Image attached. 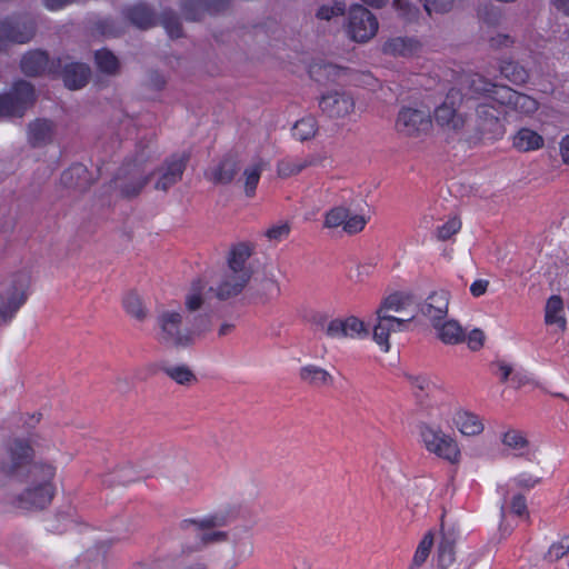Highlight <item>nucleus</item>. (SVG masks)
Returning a JSON list of instances; mask_svg holds the SVG:
<instances>
[{
  "mask_svg": "<svg viewBox=\"0 0 569 569\" xmlns=\"http://www.w3.org/2000/svg\"><path fill=\"white\" fill-rule=\"evenodd\" d=\"M54 475L56 468L49 463L30 467L26 478L20 480L26 488L10 498V506L21 511H38L48 507L54 496Z\"/></svg>",
  "mask_w": 569,
  "mask_h": 569,
  "instance_id": "1",
  "label": "nucleus"
},
{
  "mask_svg": "<svg viewBox=\"0 0 569 569\" xmlns=\"http://www.w3.org/2000/svg\"><path fill=\"white\" fill-rule=\"evenodd\" d=\"M249 281V273L237 274L228 270L223 271L216 287H207L201 279L193 280L186 296L184 307L190 312L209 308L212 296L220 301L231 299L240 295Z\"/></svg>",
  "mask_w": 569,
  "mask_h": 569,
  "instance_id": "2",
  "label": "nucleus"
},
{
  "mask_svg": "<svg viewBox=\"0 0 569 569\" xmlns=\"http://www.w3.org/2000/svg\"><path fill=\"white\" fill-rule=\"evenodd\" d=\"M224 525L221 516H207L201 519H183L179 527L181 530H191L197 538L193 545H187L186 551H201L204 547L228 540V532L214 530Z\"/></svg>",
  "mask_w": 569,
  "mask_h": 569,
  "instance_id": "3",
  "label": "nucleus"
},
{
  "mask_svg": "<svg viewBox=\"0 0 569 569\" xmlns=\"http://www.w3.org/2000/svg\"><path fill=\"white\" fill-rule=\"evenodd\" d=\"M158 341L167 347L187 348L192 345V333L182 325V315L163 310L157 317Z\"/></svg>",
  "mask_w": 569,
  "mask_h": 569,
  "instance_id": "4",
  "label": "nucleus"
},
{
  "mask_svg": "<svg viewBox=\"0 0 569 569\" xmlns=\"http://www.w3.org/2000/svg\"><path fill=\"white\" fill-rule=\"evenodd\" d=\"M419 435L429 452L452 463L459 460L460 449L457 441L440 428L421 422L419 425Z\"/></svg>",
  "mask_w": 569,
  "mask_h": 569,
  "instance_id": "5",
  "label": "nucleus"
},
{
  "mask_svg": "<svg viewBox=\"0 0 569 569\" xmlns=\"http://www.w3.org/2000/svg\"><path fill=\"white\" fill-rule=\"evenodd\" d=\"M33 449L22 439H13L7 446V458L0 462V470L12 478L22 480L33 462Z\"/></svg>",
  "mask_w": 569,
  "mask_h": 569,
  "instance_id": "6",
  "label": "nucleus"
},
{
  "mask_svg": "<svg viewBox=\"0 0 569 569\" xmlns=\"http://www.w3.org/2000/svg\"><path fill=\"white\" fill-rule=\"evenodd\" d=\"M34 101V89L31 83L19 80L14 82L9 93L0 94V116L22 117Z\"/></svg>",
  "mask_w": 569,
  "mask_h": 569,
  "instance_id": "7",
  "label": "nucleus"
},
{
  "mask_svg": "<svg viewBox=\"0 0 569 569\" xmlns=\"http://www.w3.org/2000/svg\"><path fill=\"white\" fill-rule=\"evenodd\" d=\"M29 279L26 274L16 276L12 284L0 293V323L9 322L27 300Z\"/></svg>",
  "mask_w": 569,
  "mask_h": 569,
  "instance_id": "8",
  "label": "nucleus"
},
{
  "mask_svg": "<svg viewBox=\"0 0 569 569\" xmlns=\"http://www.w3.org/2000/svg\"><path fill=\"white\" fill-rule=\"evenodd\" d=\"M378 31L376 17L363 6L355 4L349 9L347 32L357 42H367Z\"/></svg>",
  "mask_w": 569,
  "mask_h": 569,
  "instance_id": "9",
  "label": "nucleus"
},
{
  "mask_svg": "<svg viewBox=\"0 0 569 569\" xmlns=\"http://www.w3.org/2000/svg\"><path fill=\"white\" fill-rule=\"evenodd\" d=\"M432 126L428 110L402 107L396 119V130L406 137H418L427 133Z\"/></svg>",
  "mask_w": 569,
  "mask_h": 569,
  "instance_id": "10",
  "label": "nucleus"
},
{
  "mask_svg": "<svg viewBox=\"0 0 569 569\" xmlns=\"http://www.w3.org/2000/svg\"><path fill=\"white\" fill-rule=\"evenodd\" d=\"M51 71L52 74L61 76L64 86L71 90L84 87L91 73L87 64L71 61L68 56L52 60Z\"/></svg>",
  "mask_w": 569,
  "mask_h": 569,
  "instance_id": "11",
  "label": "nucleus"
},
{
  "mask_svg": "<svg viewBox=\"0 0 569 569\" xmlns=\"http://www.w3.org/2000/svg\"><path fill=\"white\" fill-rule=\"evenodd\" d=\"M190 156L187 152L173 153L168 157L163 163L154 171L157 180L154 189L168 191L172 186L182 179Z\"/></svg>",
  "mask_w": 569,
  "mask_h": 569,
  "instance_id": "12",
  "label": "nucleus"
},
{
  "mask_svg": "<svg viewBox=\"0 0 569 569\" xmlns=\"http://www.w3.org/2000/svg\"><path fill=\"white\" fill-rule=\"evenodd\" d=\"M34 30V22L28 17L0 21V50L4 49L9 42H28L33 37Z\"/></svg>",
  "mask_w": 569,
  "mask_h": 569,
  "instance_id": "13",
  "label": "nucleus"
},
{
  "mask_svg": "<svg viewBox=\"0 0 569 569\" xmlns=\"http://www.w3.org/2000/svg\"><path fill=\"white\" fill-rule=\"evenodd\" d=\"M461 94L458 90H449L446 100L435 110V120L438 126L447 131L460 132L467 122L466 117L458 112L455 101L460 100Z\"/></svg>",
  "mask_w": 569,
  "mask_h": 569,
  "instance_id": "14",
  "label": "nucleus"
},
{
  "mask_svg": "<svg viewBox=\"0 0 569 569\" xmlns=\"http://www.w3.org/2000/svg\"><path fill=\"white\" fill-rule=\"evenodd\" d=\"M353 97L343 90H331L319 99V108L323 114L331 119L346 118L355 111Z\"/></svg>",
  "mask_w": 569,
  "mask_h": 569,
  "instance_id": "15",
  "label": "nucleus"
},
{
  "mask_svg": "<svg viewBox=\"0 0 569 569\" xmlns=\"http://www.w3.org/2000/svg\"><path fill=\"white\" fill-rule=\"evenodd\" d=\"M151 173H146L137 163H128L120 168L114 183L126 198H132L140 193L148 183Z\"/></svg>",
  "mask_w": 569,
  "mask_h": 569,
  "instance_id": "16",
  "label": "nucleus"
},
{
  "mask_svg": "<svg viewBox=\"0 0 569 569\" xmlns=\"http://www.w3.org/2000/svg\"><path fill=\"white\" fill-rule=\"evenodd\" d=\"M325 331L331 339H355L367 337L369 333L365 322L353 316L345 319L336 318L330 320L326 326Z\"/></svg>",
  "mask_w": 569,
  "mask_h": 569,
  "instance_id": "17",
  "label": "nucleus"
},
{
  "mask_svg": "<svg viewBox=\"0 0 569 569\" xmlns=\"http://www.w3.org/2000/svg\"><path fill=\"white\" fill-rule=\"evenodd\" d=\"M376 323L373 326L372 338L377 345L380 346L383 352L390 350L389 337L391 332L402 331L407 323L411 321L415 316L407 319L398 318L395 316L376 315Z\"/></svg>",
  "mask_w": 569,
  "mask_h": 569,
  "instance_id": "18",
  "label": "nucleus"
},
{
  "mask_svg": "<svg viewBox=\"0 0 569 569\" xmlns=\"http://www.w3.org/2000/svg\"><path fill=\"white\" fill-rule=\"evenodd\" d=\"M450 293L440 289L432 291L420 305V313L430 321L431 325L447 319L449 309Z\"/></svg>",
  "mask_w": 569,
  "mask_h": 569,
  "instance_id": "19",
  "label": "nucleus"
},
{
  "mask_svg": "<svg viewBox=\"0 0 569 569\" xmlns=\"http://www.w3.org/2000/svg\"><path fill=\"white\" fill-rule=\"evenodd\" d=\"M240 170V161L237 156L228 153L214 166L204 172L207 180L213 184H229Z\"/></svg>",
  "mask_w": 569,
  "mask_h": 569,
  "instance_id": "20",
  "label": "nucleus"
},
{
  "mask_svg": "<svg viewBox=\"0 0 569 569\" xmlns=\"http://www.w3.org/2000/svg\"><path fill=\"white\" fill-rule=\"evenodd\" d=\"M229 0H183L182 13L187 20L199 21L206 13L216 14L228 8Z\"/></svg>",
  "mask_w": 569,
  "mask_h": 569,
  "instance_id": "21",
  "label": "nucleus"
},
{
  "mask_svg": "<svg viewBox=\"0 0 569 569\" xmlns=\"http://www.w3.org/2000/svg\"><path fill=\"white\" fill-rule=\"evenodd\" d=\"M250 291L262 303L277 299L280 293V286L272 272L264 271L261 276H257L250 286Z\"/></svg>",
  "mask_w": 569,
  "mask_h": 569,
  "instance_id": "22",
  "label": "nucleus"
},
{
  "mask_svg": "<svg viewBox=\"0 0 569 569\" xmlns=\"http://www.w3.org/2000/svg\"><path fill=\"white\" fill-rule=\"evenodd\" d=\"M56 124L53 121L39 118L28 124V141L32 147H43L53 141Z\"/></svg>",
  "mask_w": 569,
  "mask_h": 569,
  "instance_id": "23",
  "label": "nucleus"
},
{
  "mask_svg": "<svg viewBox=\"0 0 569 569\" xmlns=\"http://www.w3.org/2000/svg\"><path fill=\"white\" fill-rule=\"evenodd\" d=\"M458 533L453 529L443 530L437 547V566L440 569L449 568L456 560V542Z\"/></svg>",
  "mask_w": 569,
  "mask_h": 569,
  "instance_id": "24",
  "label": "nucleus"
},
{
  "mask_svg": "<svg viewBox=\"0 0 569 569\" xmlns=\"http://www.w3.org/2000/svg\"><path fill=\"white\" fill-rule=\"evenodd\" d=\"M500 91L501 99H498L500 103L510 104L516 111L523 114H532L538 110V102L533 98L508 87H501Z\"/></svg>",
  "mask_w": 569,
  "mask_h": 569,
  "instance_id": "25",
  "label": "nucleus"
},
{
  "mask_svg": "<svg viewBox=\"0 0 569 569\" xmlns=\"http://www.w3.org/2000/svg\"><path fill=\"white\" fill-rule=\"evenodd\" d=\"M21 70L24 74L34 77L40 76L44 72L51 71V61L48 58V54L41 50L29 51L21 59Z\"/></svg>",
  "mask_w": 569,
  "mask_h": 569,
  "instance_id": "26",
  "label": "nucleus"
},
{
  "mask_svg": "<svg viewBox=\"0 0 569 569\" xmlns=\"http://www.w3.org/2000/svg\"><path fill=\"white\" fill-rule=\"evenodd\" d=\"M252 254V247L248 243L240 242L234 244L228 256V267L226 270L237 274L249 273L252 277V270L247 264L248 259Z\"/></svg>",
  "mask_w": 569,
  "mask_h": 569,
  "instance_id": "27",
  "label": "nucleus"
},
{
  "mask_svg": "<svg viewBox=\"0 0 569 569\" xmlns=\"http://www.w3.org/2000/svg\"><path fill=\"white\" fill-rule=\"evenodd\" d=\"M476 117L478 121V129L480 132L499 134L501 132V123L499 120V111L487 103L477 106Z\"/></svg>",
  "mask_w": 569,
  "mask_h": 569,
  "instance_id": "28",
  "label": "nucleus"
},
{
  "mask_svg": "<svg viewBox=\"0 0 569 569\" xmlns=\"http://www.w3.org/2000/svg\"><path fill=\"white\" fill-rule=\"evenodd\" d=\"M420 48L419 41L407 37L388 39L382 46V52L392 57H409Z\"/></svg>",
  "mask_w": 569,
  "mask_h": 569,
  "instance_id": "29",
  "label": "nucleus"
},
{
  "mask_svg": "<svg viewBox=\"0 0 569 569\" xmlns=\"http://www.w3.org/2000/svg\"><path fill=\"white\" fill-rule=\"evenodd\" d=\"M61 183L70 189L86 191L90 187L89 172L83 164H73L61 174Z\"/></svg>",
  "mask_w": 569,
  "mask_h": 569,
  "instance_id": "30",
  "label": "nucleus"
},
{
  "mask_svg": "<svg viewBox=\"0 0 569 569\" xmlns=\"http://www.w3.org/2000/svg\"><path fill=\"white\" fill-rule=\"evenodd\" d=\"M437 337L446 345H457L466 339L462 327L456 320H443L432 325Z\"/></svg>",
  "mask_w": 569,
  "mask_h": 569,
  "instance_id": "31",
  "label": "nucleus"
},
{
  "mask_svg": "<svg viewBox=\"0 0 569 569\" xmlns=\"http://www.w3.org/2000/svg\"><path fill=\"white\" fill-rule=\"evenodd\" d=\"M300 379L313 388H323L332 385V376L323 368L308 365L300 369Z\"/></svg>",
  "mask_w": 569,
  "mask_h": 569,
  "instance_id": "32",
  "label": "nucleus"
},
{
  "mask_svg": "<svg viewBox=\"0 0 569 569\" xmlns=\"http://www.w3.org/2000/svg\"><path fill=\"white\" fill-rule=\"evenodd\" d=\"M453 422L465 436H478L483 431V423L480 418L469 411L459 410L453 417Z\"/></svg>",
  "mask_w": 569,
  "mask_h": 569,
  "instance_id": "33",
  "label": "nucleus"
},
{
  "mask_svg": "<svg viewBox=\"0 0 569 569\" xmlns=\"http://www.w3.org/2000/svg\"><path fill=\"white\" fill-rule=\"evenodd\" d=\"M109 543L106 541L98 542L91 548H88L80 557L79 565L83 569H103V561L106 558Z\"/></svg>",
  "mask_w": 569,
  "mask_h": 569,
  "instance_id": "34",
  "label": "nucleus"
},
{
  "mask_svg": "<svg viewBox=\"0 0 569 569\" xmlns=\"http://www.w3.org/2000/svg\"><path fill=\"white\" fill-rule=\"evenodd\" d=\"M186 310L189 313L188 320L190 327L188 330L192 333V342L196 337H201L204 333L209 332L212 328L211 316L208 313L211 310V306L206 309L197 310L194 312H190L187 308Z\"/></svg>",
  "mask_w": 569,
  "mask_h": 569,
  "instance_id": "35",
  "label": "nucleus"
},
{
  "mask_svg": "<svg viewBox=\"0 0 569 569\" xmlns=\"http://www.w3.org/2000/svg\"><path fill=\"white\" fill-rule=\"evenodd\" d=\"M512 144L517 150L528 152L542 148L543 138L531 129L521 128L515 134Z\"/></svg>",
  "mask_w": 569,
  "mask_h": 569,
  "instance_id": "36",
  "label": "nucleus"
},
{
  "mask_svg": "<svg viewBox=\"0 0 569 569\" xmlns=\"http://www.w3.org/2000/svg\"><path fill=\"white\" fill-rule=\"evenodd\" d=\"M316 163L315 157H308L305 159L299 158H284L277 164V172L281 178H288L293 174L301 172L307 167Z\"/></svg>",
  "mask_w": 569,
  "mask_h": 569,
  "instance_id": "37",
  "label": "nucleus"
},
{
  "mask_svg": "<svg viewBox=\"0 0 569 569\" xmlns=\"http://www.w3.org/2000/svg\"><path fill=\"white\" fill-rule=\"evenodd\" d=\"M127 18L140 29H149L156 24L153 11L142 3L128 9Z\"/></svg>",
  "mask_w": 569,
  "mask_h": 569,
  "instance_id": "38",
  "label": "nucleus"
},
{
  "mask_svg": "<svg viewBox=\"0 0 569 569\" xmlns=\"http://www.w3.org/2000/svg\"><path fill=\"white\" fill-rule=\"evenodd\" d=\"M563 310V301L560 296H551L545 309V321L547 325H557L561 330L566 329V319L561 315Z\"/></svg>",
  "mask_w": 569,
  "mask_h": 569,
  "instance_id": "39",
  "label": "nucleus"
},
{
  "mask_svg": "<svg viewBox=\"0 0 569 569\" xmlns=\"http://www.w3.org/2000/svg\"><path fill=\"white\" fill-rule=\"evenodd\" d=\"M409 302V295L395 292L382 300L380 307L376 311V315L393 316L395 312H401Z\"/></svg>",
  "mask_w": 569,
  "mask_h": 569,
  "instance_id": "40",
  "label": "nucleus"
},
{
  "mask_svg": "<svg viewBox=\"0 0 569 569\" xmlns=\"http://www.w3.org/2000/svg\"><path fill=\"white\" fill-rule=\"evenodd\" d=\"M194 552L186 551V546H183L181 553L170 559V569H209L203 558H191V555Z\"/></svg>",
  "mask_w": 569,
  "mask_h": 569,
  "instance_id": "41",
  "label": "nucleus"
},
{
  "mask_svg": "<svg viewBox=\"0 0 569 569\" xmlns=\"http://www.w3.org/2000/svg\"><path fill=\"white\" fill-rule=\"evenodd\" d=\"M97 68L100 72L116 76L120 71V62L118 58L108 49L97 50L94 53Z\"/></svg>",
  "mask_w": 569,
  "mask_h": 569,
  "instance_id": "42",
  "label": "nucleus"
},
{
  "mask_svg": "<svg viewBox=\"0 0 569 569\" xmlns=\"http://www.w3.org/2000/svg\"><path fill=\"white\" fill-rule=\"evenodd\" d=\"M500 72L515 84L526 83L529 78L527 70L515 61H503L500 64Z\"/></svg>",
  "mask_w": 569,
  "mask_h": 569,
  "instance_id": "43",
  "label": "nucleus"
},
{
  "mask_svg": "<svg viewBox=\"0 0 569 569\" xmlns=\"http://www.w3.org/2000/svg\"><path fill=\"white\" fill-rule=\"evenodd\" d=\"M502 443L515 451L516 456H525L529 448V441L518 430H509L502 437Z\"/></svg>",
  "mask_w": 569,
  "mask_h": 569,
  "instance_id": "44",
  "label": "nucleus"
},
{
  "mask_svg": "<svg viewBox=\"0 0 569 569\" xmlns=\"http://www.w3.org/2000/svg\"><path fill=\"white\" fill-rule=\"evenodd\" d=\"M123 307L127 313L139 321H143L148 316V311L143 306L141 298L134 292L126 295L123 298Z\"/></svg>",
  "mask_w": 569,
  "mask_h": 569,
  "instance_id": "45",
  "label": "nucleus"
},
{
  "mask_svg": "<svg viewBox=\"0 0 569 569\" xmlns=\"http://www.w3.org/2000/svg\"><path fill=\"white\" fill-rule=\"evenodd\" d=\"M162 370L166 372L168 377H170L179 385L188 386L197 380L194 373L186 365L164 366Z\"/></svg>",
  "mask_w": 569,
  "mask_h": 569,
  "instance_id": "46",
  "label": "nucleus"
},
{
  "mask_svg": "<svg viewBox=\"0 0 569 569\" xmlns=\"http://www.w3.org/2000/svg\"><path fill=\"white\" fill-rule=\"evenodd\" d=\"M316 132L317 121L312 117L298 120L292 128V134L299 141H307L313 138Z\"/></svg>",
  "mask_w": 569,
  "mask_h": 569,
  "instance_id": "47",
  "label": "nucleus"
},
{
  "mask_svg": "<svg viewBox=\"0 0 569 569\" xmlns=\"http://www.w3.org/2000/svg\"><path fill=\"white\" fill-rule=\"evenodd\" d=\"M262 172V163H254L247 167L243 171L244 176V191L248 197H252L254 194L257 184L260 180V176Z\"/></svg>",
  "mask_w": 569,
  "mask_h": 569,
  "instance_id": "48",
  "label": "nucleus"
},
{
  "mask_svg": "<svg viewBox=\"0 0 569 569\" xmlns=\"http://www.w3.org/2000/svg\"><path fill=\"white\" fill-rule=\"evenodd\" d=\"M433 546V535L428 532L423 536L421 541L419 542L417 550L413 555L412 562L416 566H422L428 559L431 548Z\"/></svg>",
  "mask_w": 569,
  "mask_h": 569,
  "instance_id": "49",
  "label": "nucleus"
},
{
  "mask_svg": "<svg viewBox=\"0 0 569 569\" xmlns=\"http://www.w3.org/2000/svg\"><path fill=\"white\" fill-rule=\"evenodd\" d=\"M500 88L501 87H498V86L487 81L485 78H482L479 74H475L470 79V89H471V91L473 93H477V94H491V93H496V94H500L501 96Z\"/></svg>",
  "mask_w": 569,
  "mask_h": 569,
  "instance_id": "50",
  "label": "nucleus"
},
{
  "mask_svg": "<svg viewBox=\"0 0 569 569\" xmlns=\"http://www.w3.org/2000/svg\"><path fill=\"white\" fill-rule=\"evenodd\" d=\"M349 210L343 207H335L329 210L325 216L323 226L329 229L342 227L348 218Z\"/></svg>",
  "mask_w": 569,
  "mask_h": 569,
  "instance_id": "51",
  "label": "nucleus"
},
{
  "mask_svg": "<svg viewBox=\"0 0 569 569\" xmlns=\"http://www.w3.org/2000/svg\"><path fill=\"white\" fill-rule=\"evenodd\" d=\"M161 23L171 38H180L182 36V27L174 12L164 11L161 14Z\"/></svg>",
  "mask_w": 569,
  "mask_h": 569,
  "instance_id": "52",
  "label": "nucleus"
},
{
  "mask_svg": "<svg viewBox=\"0 0 569 569\" xmlns=\"http://www.w3.org/2000/svg\"><path fill=\"white\" fill-rule=\"evenodd\" d=\"M569 552V537L562 538L560 541L550 546L546 559L549 561H558Z\"/></svg>",
  "mask_w": 569,
  "mask_h": 569,
  "instance_id": "53",
  "label": "nucleus"
},
{
  "mask_svg": "<svg viewBox=\"0 0 569 569\" xmlns=\"http://www.w3.org/2000/svg\"><path fill=\"white\" fill-rule=\"evenodd\" d=\"M461 228V221L453 217L449 219L446 223L438 227L437 229V238L440 241H446L450 239L453 234H456Z\"/></svg>",
  "mask_w": 569,
  "mask_h": 569,
  "instance_id": "54",
  "label": "nucleus"
},
{
  "mask_svg": "<svg viewBox=\"0 0 569 569\" xmlns=\"http://www.w3.org/2000/svg\"><path fill=\"white\" fill-rule=\"evenodd\" d=\"M367 223V220L361 214H351L350 211L348 212V218L345 221L343 224V231L348 234H355L363 230L365 226Z\"/></svg>",
  "mask_w": 569,
  "mask_h": 569,
  "instance_id": "55",
  "label": "nucleus"
},
{
  "mask_svg": "<svg viewBox=\"0 0 569 569\" xmlns=\"http://www.w3.org/2000/svg\"><path fill=\"white\" fill-rule=\"evenodd\" d=\"M291 227L288 222H281L278 224H274L266 230L264 236L270 241H281L286 239L290 233Z\"/></svg>",
  "mask_w": 569,
  "mask_h": 569,
  "instance_id": "56",
  "label": "nucleus"
},
{
  "mask_svg": "<svg viewBox=\"0 0 569 569\" xmlns=\"http://www.w3.org/2000/svg\"><path fill=\"white\" fill-rule=\"evenodd\" d=\"M423 2L426 11L430 14L431 12L446 13L450 11L455 0H423Z\"/></svg>",
  "mask_w": 569,
  "mask_h": 569,
  "instance_id": "57",
  "label": "nucleus"
},
{
  "mask_svg": "<svg viewBox=\"0 0 569 569\" xmlns=\"http://www.w3.org/2000/svg\"><path fill=\"white\" fill-rule=\"evenodd\" d=\"M345 7L341 3L336 6H321L316 13V17L320 20H330L332 17L343 14Z\"/></svg>",
  "mask_w": 569,
  "mask_h": 569,
  "instance_id": "58",
  "label": "nucleus"
},
{
  "mask_svg": "<svg viewBox=\"0 0 569 569\" xmlns=\"http://www.w3.org/2000/svg\"><path fill=\"white\" fill-rule=\"evenodd\" d=\"M393 7L408 20L417 17L418 9L406 0H393Z\"/></svg>",
  "mask_w": 569,
  "mask_h": 569,
  "instance_id": "59",
  "label": "nucleus"
},
{
  "mask_svg": "<svg viewBox=\"0 0 569 569\" xmlns=\"http://www.w3.org/2000/svg\"><path fill=\"white\" fill-rule=\"evenodd\" d=\"M133 569H170V559H153L137 562Z\"/></svg>",
  "mask_w": 569,
  "mask_h": 569,
  "instance_id": "60",
  "label": "nucleus"
},
{
  "mask_svg": "<svg viewBox=\"0 0 569 569\" xmlns=\"http://www.w3.org/2000/svg\"><path fill=\"white\" fill-rule=\"evenodd\" d=\"M486 336L482 330L480 329H473L467 337L468 347L477 351L482 348L485 342Z\"/></svg>",
  "mask_w": 569,
  "mask_h": 569,
  "instance_id": "61",
  "label": "nucleus"
},
{
  "mask_svg": "<svg viewBox=\"0 0 569 569\" xmlns=\"http://www.w3.org/2000/svg\"><path fill=\"white\" fill-rule=\"evenodd\" d=\"M147 83L153 90H161L166 86V79L158 71H150L148 73Z\"/></svg>",
  "mask_w": 569,
  "mask_h": 569,
  "instance_id": "62",
  "label": "nucleus"
},
{
  "mask_svg": "<svg viewBox=\"0 0 569 569\" xmlns=\"http://www.w3.org/2000/svg\"><path fill=\"white\" fill-rule=\"evenodd\" d=\"M511 512L517 516L527 513V502L522 495H516L511 500Z\"/></svg>",
  "mask_w": 569,
  "mask_h": 569,
  "instance_id": "63",
  "label": "nucleus"
},
{
  "mask_svg": "<svg viewBox=\"0 0 569 569\" xmlns=\"http://www.w3.org/2000/svg\"><path fill=\"white\" fill-rule=\"evenodd\" d=\"M515 481L520 488L531 489L539 482V478H533L531 475L522 473L515 478Z\"/></svg>",
  "mask_w": 569,
  "mask_h": 569,
  "instance_id": "64",
  "label": "nucleus"
}]
</instances>
